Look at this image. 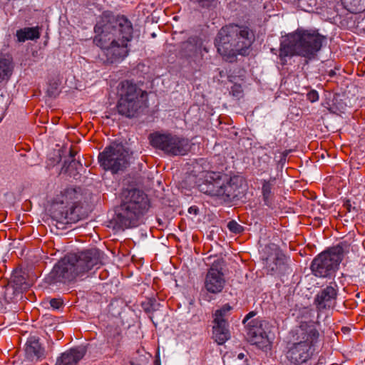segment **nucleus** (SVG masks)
I'll return each instance as SVG.
<instances>
[{
  "label": "nucleus",
  "mask_w": 365,
  "mask_h": 365,
  "mask_svg": "<svg viewBox=\"0 0 365 365\" xmlns=\"http://www.w3.org/2000/svg\"><path fill=\"white\" fill-rule=\"evenodd\" d=\"M343 258V250L334 247L317 255L312 262L313 274L319 277H326L333 274Z\"/></svg>",
  "instance_id": "nucleus-11"
},
{
  "label": "nucleus",
  "mask_w": 365,
  "mask_h": 365,
  "mask_svg": "<svg viewBox=\"0 0 365 365\" xmlns=\"http://www.w3.org/2000/svg\"><path fill=\"white\" fill-rule=\"evenodd\" d=\"M231 309L232 307L227 304L223 305L221 309L216 310L215 312L214 322H227L225 317Z\"/></svg>",
  "instance_id": "nucleus-25"
},
{
  "label": "nucleus",
  "mask_w": 365,
  "mask_h": 365,
  "mask_svg": "<svg viewBox=\"0 0 365 365\" xmlns=\"http://www.w3.org/2000/svg\"><path fill=\"white\" fill-rule=\"evenodd\" d=\"M338 294V285L331 282L322 288L315 296L314 304L318 311L333 308L336 304Z\"/></svg>",
  "instance_id": "nucleus-15"
},
{
  "label": "nucleus",
  "mask_w": 365,
  "mask_h": 365,
  "mask_svg": "<svg viewBox=\"0 0 365 365\" xmlns=\"http://www.w3.org/2000/svg\"><path fill=\"white\" fill-rule=\"evenodd\" d=\"M26 357L31 361H37L45 356L44 349L35 336L29 338L25 347Z\"/></svg>",
  "instance_id": "nucleus-17"
},
{
  "label": "nucleus",
  "mask_w": 365,
  "mask_h": 365,
  "mask_svg": "<svg viewBox=\"0 0 365 365\" xmlns=\"http://www.w3.org/2000/svg\"><path fill=\"white\" fill-rule=\"evenodd\" d=\"M228 229L235 234L240 233L243 230L242 226L239 225L236 221L232 220L227 224Z\"/></svg>",
  "instance_id": "nucleus-26"
},
{
  "label": "nucleus",
  "mask_w": 365,
  "mask_h": 365,
  "mask_svg": "<svg viewBox=\"0 0 365 365\" xmlns=\"http://www.w3.org/2000/svg\"><path fill=\"white\" fill-rule=\"evenodd\" d=\"M145 93L131 81H122L118 88V113L128 118L135 117L142 106L141 98Z\"/></svg>",
  "instance_id": "nucleus-9"
},
{
  "label": "nucleus",
  "mask_w": 365,
  "mask_h": 365,
  "mask_svg": "<svg viewBox=\"0 0 365 365\" xmlns=\"http://www.w3.org/2000/svg\"><path fill=\"white\" fill-rule=\"evenodd\" d=\"M242 184L243 179L240 176L207 171L203 174L202 182L198 187L204 194L229 202L240 195Z\"/></svg>",
  "instance_id": "nucleus-6"
},
{
  "label": "nucleus",
  "mask_w": 365,
  "mask_h": 365,
  "mask_svg": "<svg viewBox=\"0 0 365 365\" xmlns=\"http://www.w3.org/2000/svg\"><path fill=\"white\" fill-rule=\"evenodd\" d=\"M324 40V37L317 31L297 29L284 37L279 56L281 60L294 56L312 59L320 51Z\"/></svg>",
  "instance_id": "nucleus-5"
},
{
  "label": "nucleus",
  "mask_w": 365,
  "mask_h": 365,
  "mask_svg": "<svg viewBox=\"0 0 365 365\" xmlns=\"http://www.w3.org/2000/svg\"><path fill=\"white\" fill-rule=\"evenodd\" d=\"M197 41V38H190L187 41V43L191 44V43H195Z\"/></svg>",
  "instance_id": "nucleus-31"
},
{
  "label": "nucleus",
  "mask_w": 365,
  "mask_h": 365,
  "mask_svg": "<svg viewBox=\"0 0 365 365\" xmlns=\"http://www.w3.org/2000/svg\"><path fill=\"white\" fill-rule=\"evenodd\" d=\"M254 40V34L247 26L230 24L219 31L215 46L222 56L232 61L237 55H247Z\"/></svg>",
  "instance_id": "nucleus-4"
},
{
  "label": "nucleus",
  "mask_w": 365,
  "mask_h": 365,
  "mask_svg": "<svg viewBox=\"0 0 365 365\" xmlns=\"http://www.w3.org/2000/svg\"><path fill=\"white\" fill-rule=\"evenodd\" d=\"M255 315V313L254 312H250V313H248V314L245 316V319H243V323H244V324H246V323L247 322V321H248L250 318L253 317Z\"/></svg>",
  "instance_id": "nucleus-30"
},
{
  "label": "nucleus",
  "mask_w": 365,
  "mask_h": 365,
  "mask_svg": "<svg viewBox=\"0 0 365 365\" xmlns=\"http://www.w3.org/2000/svg\"><path fill=\"white\" fill-rule=\"evenodd\" d=\"M12 61L4 55L0 54V82L8 80L12 74Z\"/></svg>",
  "instance_id": "nucleus-23"
},
{
  "label": "nucleus",
  "mask_w": 365,
  "mask_h": 365,
  "mask_svg": "<svg viewBox=\"0 0 365 365\" xmlns=\"http://www.w3.org/2000/svg\"><path fill=\"white\" fill-rule=\"evenodd\" d=\"M192 210H195V214H197V212H196V211H197V209H196L195 207H190L189 208V212H190V213H192Z\"/></svg>",
  "instance_id": "nucleus-34"
},
{
  "label": "nucleus",
  "mask_w": 365,
  "mask_h": 365,
  "mask_svg": "<svg viewBox=\"0 0 365 365\" xmlns=\"http://www.w3.org/2000/svg\"><path fill=\"white\" fill-rule=\"evenodd\" d=\"M85 354L84 348L71 349L58 358L55 365H77Z\"/></svg>",
  "instance_id": "nucleus-18"
},
{
  "label": "nucleus",
  "mask_w": 365,
  "mask_h": 365,
  "mask_svg": "<svg viewBox=\"0 0 365 365\" xmlns=\"http://www.w3.org/2000/svg\"><path fill=\"white\" fill-rule=\"evenodd\" d=\"M1 120H2V118H0V123L1 122Z\"/></svg>",
  "instance_id": "nucleus-36"
},
{
  "label": "nucleus",
  "mask_w": 365,
  "mask_h": 365,
  "mask_svg": "<svg viewBox=\"0 0 365 365\" xmlns=\"http://www.w3.org/2000/svg\"><path fill=\"white\" fill-rule=\"evenodd\" d=\"M319 324L312 321L301 322L294 331L292 341L287 344L284 354L290 365H303L317 354L322 336Z\"/></svg>",
  "instance_id": "nucleus-3"
},
{
  "label": "nucleus",
  "mask_w": 365,
  "mask_h": 365,
  "mask_svg": "<svg viewBox=\"0 0 365 365\" xmlns=\"http://www.w3.org/2000/svg\"><path fill=\"white\" fill-rule=\"evenodd\" d=\"M276 178H270L268 180H262V200L265 205L272 207L274 200V194L273 192L274 185Z\"/></svg>",
  "instance_id": "nucleus-20"
},
{
  "label": "nucleus",
  "mask_w": 365,
  "mask_h": 365,
  "mask_svg": "<svg viewBox=\"0 0 365 365\" xmlns=\"http://www.w3.org/2000/svg\"><path fill=\"white\" fill-rule=\"evenodd\" d=\"M149 207L148 196L143 192L130 190L120 205L115 218V224L122 229L137 227Z\"/></svg>",
  "instance_id": "nucleus-7"
},
{
  "label": "nucleus",
  "mask_w": 365,
  "mask_h": 365,
  "mask_svg": "<svg viewBox=\"0 0 365 365\" xmlns=\"http://www.w3.org/2000/svg\"><path fill=\"white\" fill-rule=\"evenodd\" d=\"M106 339V344L110 349H117L120 347L123 339L121 328L118 326L108 327Z\"/></svg>",
  "instance_id": "nucleus-19"
},
{
  "label": "nucleus",
  "mask_w": 365,
  "mask_h": 365,
  "mask_svg": "<svg viewBox=\"0 0 365 365\" xmlns=\"http://www.w3.org/2000/svg\"><path fill=\"white\" fill-rule=\"evenodd\" d=\"M345 7L351 13L365 11V0H342Z\"/></svg>",
  "instance_id": "nucleus-24"
},
{
  "label": "nucleus",
  "mask_w": 365,
  "mask_h": 365,
  "mask_svg": "<svg viewBox=\"0 0 365 365\" xmlns=\"http://www.w3.org/2000/svg\"><path fill=\"white\" fill-rule=\"evenodd\" d=\"M227 327V322H214L213 338L218 344H223L230 339V334Z\"/></svg>",
  "instance_id": "nucleus-21"
},
{
  "label": "nucleus",
  "mask_w": 365,
  "mask_h": 365,
  "mask_svg": "<svg viewBox=\"0 0 365 365\" xmlns=\"http://www.w3.org/2000/svg\"><path fill=\"white\" fill-rule=\"evenodd\" d=\"M103 256V252L97 248L68 253L54 265L47 282L49 284L71 282L101 264Z\"/></svg>",
  "instance_id": "nucleus-2"
},
{
  "label": "nucleus",
  "mask_w": 365,
  "mask_h": 365,
  "mask_svg": "<svg viewBox=\"0 0 365 365\" xmlns=\"http://www.w3.org/2000/svg\"><path fill=\"white\" fill-rule=\"evenodd\" d=\"M267 257L264 259V264L268 274H274L283 272L287 269V257L275 245L266 248Z\"/></svg>",
  "instance_id": "nucleus-14"
},
{
  "label": "nucleus",
  "mask_w": 365,
  "mask_h": 365,
  "mask_svg": "<svg viewBox=\"0 0 365 365\" xmlns=\"http://www.w3.org/2000/svg\"><path fill=\"white\" fill-rule=\"evenodd\" d=\"M269 327V322L259 317L247 322L246 329L248 341L261 349L267 348L270 345L268 336Z\"/></svg>",
  "instance_id": "nucleus-13"
},
{
  "label": "nucleus",
  "mask_w": 365,
  "mask_h": 365,
  "mask_svg": "<svg viewBox=\"0 0 365 365\" xmlns=\"http://www.w3.org/2000/svg\"><path fill=\"white\" fill-rule=\"evenodd\" d=\"M51 307L53 309H58L63 306V301L60 298L51 299L49 302Z\"/></svg>",
  "instance_id": "nucleus-28"
},
{
  "label": "nucleus",
  "mask_w": 365,
  "mask_h": 365,
  "mask_svg": "<svg viewBox=\"0 0 365 365\" xmlns=\"http://www.w3.org/2000/svg\"><path fill=\"white\" fill-rule=\"evenodd\" d=\"M149 140L153 147L173 156L185 155L190 149L187 138L170 133L162 134L158 132L151 133L149 135Z\"/></svg>",
  "instance_id": "nucleus-10"
},
{
  "label": "nucleus",
  "mask_w": 365,
  "mask_h": 365,
  "mask_svg": "<svg viewBox=\"0 0 365 365\" xmlns=\"http://www.w3.org/2000/svg\"><path fill=\"white\" fill-rule=\"evenodd\" d=\"M128 152L123 145L113 143L99 153L98 162L106 170L115 173L127 164Z\"/></svg>",
  "instance_id": "nucleus-12"
},
{
  "label": "nucleus",
  "mask_w": 365,
  "mask_h": 365,
  "mask_svg": "<svg viewBox=\"0 0 365 365\" xmlns=\"http://www.w3.org/2000/svg\"><path fill=\"white\" fill-rule=\"evenodd\" d=\"M307 98L311 103L317 102L319 100V93L315 90H312L307 94Z\"/></svg>",
  "instance_id": "nucleus-27"
},
{
  "label": "nucleus",
  "mask_w": 365,
  "mask_h": 365,
  "mask_svg": "<svg viewBox=\"0 0 365 365\" xmlns=\"http://www.w3.org/2000/svg\"><path fill=\"white\" fill-rule=\"evenodd\" d=\"M245 357V354L244 353H240L237 356V358L240 360H242Z\"/></svg>",
  "instance_id": "nucleus-32"
},
{
  "label": "nucleus",
  "mask_w": 365,
  "mask_h": 365,
  "mask_svg": "<svg viewBox=\"0 0 365 365\" xmlns=\"http://www.w3.org/2000/svg\"><path fill=\"white\" fill-rule=\"evenodd\" d=\"M94 44L99 47L109 63L123 61L129 53L133 38V25L124 16L103 14L94 27Z\"/></svg>",
  "instance_id": "nucleus-1"
},
{
  "label": "nucleus",
  "mask_w": 365,
  "mask_h": 365,
  "mask_svg": "<svg viewBox=\"0 0 365 365\" xmlns=\"http://www.w3.org/2000/svg\"><path fill=\"white\" fill-rule=\"evenodd\" d=\"M201 7L208 8L212 6L217 0H194Z\"/></svg>",
  "instance_id": "nucleus-29"
},
{
  "label": "nucleus",
  "mask_w": 365,
  "mask_h": 365,
  "mask_svg": "<svg viewBox=\"0 0 365 365\" xmlns=\"http://www.w3.org/2000/svg\"><path fill=\"white\" fill-rule=\"evenodd\" d=\"M225 282L224 274L219 268V260L215 261L206 274L205 288L209 293L218 294L224 289Z\"/></svg>",
  "instance_id": "nucleus-16"
},
{
  "label": "nucleus",
  "mask_w": 365,
  "mask_h": 365,
  "mask_svg": "<svg viewBox=\"0 0 365 365\" xmlns=\"http://www.w3.org/2000/svg\"><path fill=\"white\" fill-rule=\"evenodd\" d=\"M334 75H335V72H334V71H332V70H331V71L329 72V76H334Z\"/></svg>",
  "instance_id": "nucleus-35"
},
{
  "label": "nucleus",
  "mask_w": 365,
  "mask_h": 365,
  "mask_svg": "<svg viewBox=\"0 0 365 365\" xmlns=\"http://www.w3.org/2000/svg\"><path fill=\"white\" fill-rule=\"evenodd\" d=\"M344 206H346V207H347V209H348L349 212H350V211H351V210H350L351 204H350V202H349V201H348V202H346V204H344Z\"/></svg>",
  "instance_id": "nucleus-33"
},
{
  "label": "nucleus",
  "mask_w": 365,
  "mask_h": 365,
  "mask_svg": "<svg viewBox=\"0 0 365 365\" xmlns=\"http://www.w3.org/2000/svg\"><path fill=\"white\" fill-rule=\"evenodd\" d=\"M78 202V193L74 188H66L54 198L52 217L62 224L75 223L80 219L76 209Z\"/></svg>",
  "instance_id": "nucleus-8"
},
{
  "label": "nucleus",
  "mask_w": 365,
  "mask_h": 365,
  "mask_svg": "<svg viewBox=\"0 0 365 365\" xmlns=\"http://www.w3.org/2000/svg\"><path fill=\"white\" fill-rule=\"evenodd\" d=\"M16 38L19 42H24L26 40L38 39L40 37L38 27H26L17 30Z\"/></svg>",
  "instance_id": "nucleus-22"
}]
</instances>
